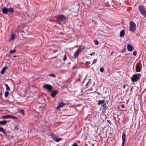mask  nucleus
Segmentation results:
<instances>
[{
	"label": "nucleus",
	"mask_w": 146,
	"mask_h": 146,
	"mask_svg": "<svg viewBox=\"0 0 146 146\" xmlns=\"http://www.w3.org/2000/svg\"><path fill=\"white\" fill-rule=\"evenodd\" d=\"M141 74H134L131 78L132 82H136L138 81L140 79Z\"/></svg>",
	"instance_id": "obj_2"
},
{
	"label": "nucleus",
	"mask_w": 146,
	"mask_h": 146,
	"mask_svg": "<svg viewBox=\"0 0 146 146\" xmlns=\"http://www.w3.org/2000/svg\"><path fill=\"white\" fill-rule=\"evenodd\" d=\"M89 83H90V82L89 81H88L87 82V83L86 85V86H85L86 87H87V86H88V85H89Z\"/></svg>",
	"instance_id": "obj_38"
},
{
	"label": "nucleus",
	"mask_w": 146,
	"mask_h": 146,
	"mask_svg": "<svg viewBox=\"0 0 146 146\" xmlns=\"http://www.w3.org/2000/svg\"><path fill=\"white\" fill-rule=\"evenodd\" d=\"M137 51L136 50H135L133 52V55L136 56L137 55Z\"/></svg>",
	"instance_id": "obj_33"
},
{
	"label": "nucleus",
	"mask_w": 146,
	"mask_h": 146,
	"mask_svg": "<svg viewBox=\"0 0 146 146\" xmlns=\"http://www.w3.org/2000/svg\"><path fill=\"white\" fill-rule=\"evenodd\" d=\"M126 138V136L125 133H123L122 135V145H123L125 142V139Z\"/></svg>",
	"instance_id": "obj_8"
},
{
	"label": "nucleus",
	"mask_w": 146,
	"mask_h": 146,
	"mask_svg": "<svg viewBox=\"0 0 146 146\" xmlns=\"http://www.w3.org/2000/svg\"><path fill=\"white\" fill-rule=\"evenodd\" d=\"M138 9L141 14L146 18V11L145 8L142 6H139L138 7Z\"/></svg>",
	"instance_id": "obj_3"
},
{
	"label": "nucleus",
	"mask_w": 146,
	"mask_h": 146,
	"mask_svg": "<svg viewBox=\"0 0 146 146\" xmlns=\"http://www.w3.org/2000/svg\"><path fill=\"white\" fill-rule=\"evenodd\" d=\"M11 115H7L3 116L1 117V118L4 119H8L10 118V116Z\"/></svg>",
	"instance_id": "obj_16"
},
{
	"label": "nucleus",
	"mask_w": 146,
	"mask_h": 146,
	"mask_svg": "<svg viewBox=\"0 0 146 146\" xmlns=\"http://www.w3.org/2000/svg\"><path fill=\"white\" fill-rule=\"evenodd\" d=\"M68 16H66L64 15H60L57 17V19L56 21V23L61 25L64 24L66 22V20L68 18Z\"/></svg>",
	"instance_id": "obj_1"
},
{
	"label": "nucleus",
	"mask_w": 146,
	"mask_h": 146,
	"mask_svg": "<svg viewBox=\"0 0 146 146\" xmlns=\"http://www.w3.org/2000/svg\"><path fill=\"white\" fill-rule=\"evenodd\" d=\"M43 87L50 92L52 91V87L50 85L48 84L44 85L43 86Z\"/></svg>",
	"instance_id": "obj_6"
},
{
	"label": "nucleus",
	"mask_w": 146,
	"mask_h": 146,
	"mask_svg": "<svg viewBox=\"0 0 146 146\" xmlns=\"http://www.w3.org/2000/svg\"><path fill=\"white\" fill-rule=\"evenodd\" d=\"M132 90H133V86H132L131 88V90H130V91L131 92L132 91Z\"/></svg>",
	"instance_id": "obj_40"
},
{
	"label": "nucleus",
	"mask_w": 146,
	"mask_h": 146,
	"mask_svg": "<svg viewBox=\"0 0 146 146\" xmlns=\"http://www.w3.org/2000/svg\"><path fill=\"white\" fill-rule=\"evenodd\" d=\"M141 67L139 65L137 64L136 67V70L137 72H140L141 70Z\"/></svg>",
	"instance_id": "obj_10"
},
{
	"label": "nucleus",
	"mask_w": 146,
	"mask_h": 146,
	"mask_svg": "<svg viewBox=\"0 0 146 146\" xmlns=\"http://www.w3.org/2000/svg\"><path fill=\"white\" fill-rule=\"evenodd\" d=\"M48 76H50L51 77H53L54 78H56V76L55 74H48Z\"/></svg>",
	"instance_id": "obj_27"
},
{
	"label": "nucleus",
	"mask_w": 146,
	"mask_h": 146,
	"mask_svg": "<svg viewBox=\"0 0 146 146\" xmlns=\"http://www.w3.org/2000/svg\"><path fill=\"white\" fill-rule=\"evenodd\" d=\"M97 59H95L93 61V62L92 63V64H94L96 63L97 61Z\"/></svg>",
	"instance_id": "obj_29"
},
{
	"label": "nucleus",
	"mask_w": 146,
	"mask_h": 146,
	"mask_svg": "<svg viewBox=\"0 0 146 146\" xmlns=\"http://www.w3.org/2000/svg\"><path fill=\"white\" fill-rule=\"evenodd\" d=\"M127 47L128 51L129 52H131L133 50V48L132 46L130 44H128Z\"/></svg>",
	"instance_id": "obj_9"
},
{
	"label": "nucleus",
	"mask_w": 146,
	"mask_h": 146,
	"mask_svg": "<svg viewBox=\"0 0 146 146\" xmlns=\"http://www.w3.org/2000/svg\"><path fill=\"white\" fill-rule=\"evenodd\" d=\"M57 93V90H54L52 92L51 94V96L52 97H54L56 95Z\"/></svg>",
	"instance_id": "obj_12"
},
{
	"label": "nucleus",
	"mask_w": 146,
	"mask_h": 146,
	"mask_svg": "<svg viewBox=\"0 0 146 146\" xmlns=\"http://www.w3.org/2000/svg\"><path fill=\"white\" fill-rule=\"evenodd\" d=\"M5 85L6 87L7 90V91H10V88L9 87L8 85H7L6 84H5Z\"/></svg>",
	"instance_id": "obj_24"
},
{
	"label": "nucleus",
	"mask_w": 146,
	"mask_h": 146,
	"mask_svg": "<svg viewBox=\"0 0 146 146\" xmlns=\"http://www.w3.org/2000/svg\"><path fill=\"white\" fill-rule=\"evenodd\" d=\"M126 51V49L125 48H123L122 49V50L121 51V52H125Z\"/></svg>",
	"instance_id": "obj_35"
},
{
	"label": "nucleus",
	"mask_w": 146,
	"mask_h": 146,
	"mask_svg": "<svg viewBox=\"0 0 146 146\" xmlns=\"http://www.w3.org/2000/svg\"><path fill=\"white\" fill-rule=\"evenodd\" d=\"M8 12L11 13H12L14 11V9L13 8L10 7L9 9H8Z\"/></svg>",
	"instance_id": "obj_20"
},
{
	"label": "nucleus",
	"mask_w": 146,
	"mask_h": 146,
	"mask_svg": "<svg viewBox=\"0 0 146 146\" xmlns=\"http://www.w3.org/2000/svg\"><path fill=\"white\" fill-rule=\"evenodd\" d=\"M3 13L4 14H6L8 12V8L6 7H5L2 9Z\"/></svg>",
	"instance_id": "obj_13"
},
{
	"label": "nucleus",
	"mask_w": 146,
	"mask_h": 146,
	"mask_svg": "<svg viewBox=\"0 0 146 146\" xmlns=\"http://www.w3.org/2000/svg\"><path fill=\"white\" fill-rule=\"evenodd\" d=\"M2 95V94L0 92V96H1Z\"/></svg>",
	"instance_id": "obj_42"
},
{
	"label": "nucleus",
	"mask_w": 146,
	"mask_h": 146,
	"mask_svg": "<svg viewBox=\"0 0 146 146\" xmlns=\"http://www.w3.org/2000/svg\"><path fill=\"white\" fill-rule=\"evenodd\" d=\"M8 122L6 120H4L2 121H0V125H3L6 124Z\"/></svg>",
	"instance_id": "obj_19"
},
{
	"label": "nucleus",
	"mask_w": 146,
	"mask_h": 146,
	"mask_svg": "<svg viewBox=\"0 0 146 146\" xmlns=\"http://www.w3.org/2000/svg\"><path fill=\"white\" fill-rule=\"evenodd\" d=\"M113 52H112L111 53V55H112L113 54Z\"/></svg>",
	"instance_id": "obj_41"
},
{
	"label": "nucleus",
	"mask_w": 146,
	"mask_h": 146,
	"mask_svg": "<svg viewBox=\"0 0 146 146\" xmlns=\"http://www.w3.org/2000/svg\"><path fill=\"white\" fill-rule=\"evenodd\" d=\"M104 110H106L108 109V107L106 105V103L104 104L102 106Z\"/></svg>",
	"instance_id": "obj_22"
},
{
	"label": "nucleus",
	"mask_w": 146,
	"mask_h": 146,
	"mask_svg": "<svg viewBox=\"0 0 146 146\" xmlns=\"http://www.w3.org/2000/svg\"><path fill=\"white\" fill-rule=\"evenodd\" d=\"M10 118H11L16 119H17V118L16 117L12 115H11V116H10Z\"/></svg>",
	"instance_id": "obj_32"
},
{
	"label": "nucleus",
	"mask_w": 146,
	"mask_h": 146,
	"mask_svg": "<svg viewBox=\"0 0 146 146\" xmlns=\"http://www.w3.org/2000/svg\"><path fill=\"white\" fill-rule=\"evenodd\" d=\"M66 59H67L66 56V55L65 54V55H64V57L63 60L64 61H65L66 60Z\"/></svg>",
	"instance_id": "obj_34"
},
{
	"label": "nucleus",
	"mask_w": 146,
	"mask_h": 146,
	"mask_svg": "<svg viewBox=\"0 0 146 146\" xmlns=\"http://www.w3.org/2000/svg\"><path fill=\"white\" fill-rule=\"evenodd\" d=\"M94 42L95 44L96 45H97L98 44L99 42L97 40H94Z\"/></svg>",
	"instance_id": "obj_30"
},
{
	"label": "nucleus",
	"mask_w": 146,
	"mask_h": 146,
	"mask_svg": "<svg viewBox=\"0 0 146 146\" xmlns=\"http://www.w3.org/2000/svg\"><path fill=\"white\" fill-rule=\"evenodd\" d=\"M39 107L40 108H41L42 107Z\"/></svg>",
	"instance_id": "obj_44"
},
{
	"label": "nucleus",
	"mask_w": 146,
	"mask_h": 146,
	"mask_svg": "<svg viewBox=\"0 0 146 146\" xmlns=\"http://www.w3.org/2000/svg\"><path fill=\"white\" fill-rule=\"evenodd\" d=\"M8 68V67L7 66L5 67H3L0 73L2 74H3L5 72L6 70Z\"/></svg>",
	"instance_id": "obj_15"
},
{
	"label": "nucleus",
	"mask_w": 146,
	"mask_h": 146,
	"mask_svg": "<svg viewBox=\"0 0 146 146\" xmlns=\"http://www.w3.org/2000/svg\"><path fill=\"white\" fill-rule=\"evenodd\" d=\"M66 105V104L63 103V102H60L58 103L57 106L56 108V109L58 110L62 107Z\"/></svg>",
	"instance_id": "obj_7"
},
{
	"label": "nucleus",
	"mask_w": 146,
	"mask_h": 146,
	"mask_svg": "<svg viewBox=\"0 0 146 146\" xmlns=\"http://www.w3.org/2000/svg\"><path fill=\"white\" fill-rule=\"evenodd\" d=\"M136 30V25L133 22H130L129 30L132 32L135 31Z\"/></svg>",
	"instance_id": "obj_4"
},
{
	"label": "nucleus",
	"mask_w": 146,
	"mask_h": 146,
	"mask_svg": "<svg viewBox=\"0 0 146 146\" xmlns=\"http://www.w3.org/2000/svg\"><path fill=\"white\" fill-rule=\"evenodd\" d=\"M20 113H22L23 114V115H24L25 114V112L24 110L23 109H21L20 111Z\"/></svg>",
	"instance_id": "obj_28"
},
{
	"label": "nucleus",
	"mask_w": 146,
	"mask_h": 146,
	"mask_svg": "<svg viewBox=\"0 0 146 146\" xmlns=\"http://www.w3.org/2000/svg\"><path fill=\"white\" fill-rule=\"evenodd\" d=\"M84 48H85V47L84 46H82L81 45V46H79L78 49H79V51L81 52V51H82L84 49Z\"/></svg>",
	"instance_id": "obj_21"
},
{
	"label": "nucleus",
	"mask_w": 146,
	"mask_h": 146,
	"mask_svg": "<svg viewBox=\"0 0 146 146\" xmlns=\"http://www.w3.org/2000/svg\"><path fill=\"white\" fill-rule=\"evenodd\" d=\"M16 56H16V55H15V56H13V57H16Z\"/></svg>",
	"instance_id": "obj_43"
},
{
	"label": "nucleus",
	"mask_w": 146,
	"mask_h": 146,
	"mask_svg": "<svg viewBox=\"0 0 146 146\" xmlns=\"http://www.w3.org/2000/svg\"><path fill=\"white\" fill-rule=\"evenodd\" d=\"M80 51H79V49H78L75 52L74 56L76 58L79 54Z\"/></svg>",
	"instance_id": "obj_14"
},
{
	"label": "nucleus",
	"mask_w": 146,
	"mask_h": 146,
	"mask_svg": "<svg viewBox=\"0 0 146 146\" xmlns=\"http://www.w3.org/2000/svg\"><path fill=\"white\" fill-rule=\"evenodd\" d=\"M50 136L56 142H59L61 140V138L57 137L56 135L53 133H51Z\"/></svg>",
	"instance_id": "obj_5"
},
{
	"label": "nucleus",
	"mask_w": 146,
	"mask_h": 146,
	"mask_svg": "<svg viewBox=\"0 0 146 146\" xmlns=\"http://www.w3.org/2000/svg\"><path fill=\"white\" fill-rule=\"evenodd\" d=\"M100 72H103L104 71V69L103 67L101 68L100 69Z\"/></svg>",
	"instance_id": "obj_31"
},
{
	"label": "nucleus",
	"mask_w": 146,
	"mask_h": 146,
	"mask_svg": "<svg viewBox=\"0 0 146 146\" xmlns=\"http://www.w3.org/2000/svg\"><path fill=\"white\" fill-rule=\"evenodd\" d=\"M128 85L127 84H124L123 85V89H125L126 88V87Z\"/></svg>",
	"instance_id": "obj_36"
},
{
	"label": "nucleus",
	"mask_w": 146,
	"mask_h": 146,
	"mask_svg": "<svg viewBox=\"0 0 146 146\" xmlns=\"http://www.w3.org/2000/svg\"><path fill=\"white\" fill-rule=\"evenodd\" d=\"M9 92H6L5 93V97H7L9 95Z\"/></svg>",
	"instance_id": "obj_26"
},
{
	"label": "nucleus",
	"mask_w": 146,
	"mask_h": 146,
	"mask_svg": "<svg viewBox=\"0 0 146 146\" xmlns=\"http://www.w3.org/2000/svg\"><path fill=\"white\" fill-rule=\"evenodd\" d=\"M1 118V117H0V119Z\"/></svg>",
	"instance_id": "obj_45"
},
{
	"label": "nucleus",
	"mask_w": 146,
	"mask_h": 146,
	"mask_svg": "<svg viewBox=\"0 0 146 146\" xmlns=\"http://www.w3.org/2000/svg\"><path fill=\"white\" fill-rule=\"evenodd\" d=\"M71 146H78V145L76 143H74Z\"/></svg>",
	"instance_id": "obj_37"
},
{
	"label": "nucleus",
	"mask_w": 146,
	"mask_h": 146,
	"mask_svg": "<svg viewBox=\"0 0 146 146\" xmlns=\"http://www.w3.org/2000/svg\"><path fill=\"white\" fill-rule=\"evenodd\" d=\"M2 132L5 135L7 136V134L6 132V131L2 127H0V132Z\"/></svg>",
	"instance_id": "obj_11"
},
{
	"label": "nucleus",
	"mask_w": 146,
	"mask_h": 146,
	"mask_svg": "<svg viewBox=\"0 0 146 146\" xmlns=\"http://www.w3.org/2000/svg\"><path fill=\"white\" fill-rule=\"evenodd\" d=\"M125 35V31L124 30H121L119 36L122 37L124 36Z\"/></svg>",
	"instance_id": "obj_17"
},
{
	"label": "nucleus",
	"mask_w": 146,
	"mask_h": 146,
	"mask_svg": "<svg viewBox=\"0 0 146 146\" xmlns=\"http://www.w3.org/2000/svg\"><path fill=\"white\" fill-rule=\"evenodd\" d=\"M95 52H93L92 53L90 54V55H91V56H92V55H93L95 54Z\"/></svg>",
	"instance_id": "obj_39"
},
{
	"label": "nucleus",
	"mask_w": 146,
	"mask_h": 146,
	"mask_svg": "<svg viewBox=\"0 0 146 146\" xmlns=\"http://www.w3.org/2000/svg\"><path fill=\"white\" fill-rule=\"evenodd\" d=\"M15 38V34H11V40L14 39Z\"/></svg>",
	"instance_id": "obj_23"
},
{
	"label": "nucleus",
	"mask_w": 146,
	"mask_h": 146,
	"mask_svg": "<svg viewBox=\"0 0 146 146\" xmlns=\"http://www.w3.org/2000/svg\"><path fill=\"white\" fill-rule=\"evenodd\" d=\"M105 100H99L98 101V105H99L101 104H104V102H105Z\"/></svg>",
	"instance_id": "obj_18"
},
{
	"label": "nucleus",
	"mask_w": 146,
	"mask_h": 146,
	"mask_svg": "<svg viewBox=\"0 0 146 146\" xmlns=\"http://www.w3.org/2000/svg\"><path fill=\"white\" fill-rule=\"evenodd\" d=\"M16 51V50L15 49H14L13 50H11L10 51V53L11 54L14 53Z\"/></svg>",
	"instance_id": "obj_25"
}]
</instances>
